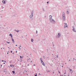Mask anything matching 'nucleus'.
<instances>
[{"mask_svg": "<svg viewBox=\"0 0 76 76\" xmlns=\"http://www.w3.org/2000/svg\"><path fill=\"white\" fill-rule=\"evenodd\" d=\"M59 72V73H60V74H61V73H60V71H58Z\"/></svg>", "mask_w": 76, "mask_h": 76, "instance_id": "obj_27", "label": "nucleus"}, {"mask_svg": "<svg viewBox=\"0 0 76 76\" xmlns=\"http://www.w3.org/2000/svg\"><path fill=\"white\" fill-rule=\"evenodd\" d=\"M69 69V70H70L71 72H72V69Z\"/></svg>", "mask_w": 76, "mask_h": 76, "instance_id": "obj_21", "label": "nucleus"}, {"mask_svg": "<svg viewBox=\"0 0 76 76\" xmlns=\"http://www.w3.org/2000/svg\"><path fill=\"white\" fill-rule=\"evenodd\" d=\"M47 50H48V49H47Z\"/></svg>", "mask_w": 76, "mask_h": 76, "instance_id": "obj_60", "label": "nucleus"}, {"mask_svg": "<svg viewBox=\"0 0 76 76\" xmlns=\"http://www.w3.org/2000/svg\"><path fill=\"white\" fill-rule=\"evenodd\" d=\"M5 71H4V72H5Z\"/></svg>", "mask_w": 76, "mask_h": 76, "instance_id": "obj_53", "label": "nucleus"}, {"mask_svg": "<svg viewBox=\"0 0 76 76\" xmlns=\"http://www.w3.org/2000/svg\"><path fill=\"white\" fill-rule=\"evenodd\" d=\"M53 46H54V45H53Z\"/></svg>", "mask_w": 76, "mask_h": 76, "instance_id": "obj_41", "label": "nucleus"}, {"mask_svg": "<svg viewBox=\"0 0 76 76\" xmlns=\"http://www.w3.org/2000/svg\"><path fill=\"white\" fill-rule=\"evenodd\" d=\"M4 64H5V63H4Z\"/></svg>", "mask_w": 76, "mask_h": 76, "instance_id": "obj_45", "label": "nucleus"}, {"mask_svg": "<svg viewBox=\"0 0 76 76\" xmlns=\"http://www.w3.org/2000/svg\"><path fill=\"white\" fill-rule=\"evenodd\" d=\"M4 8V7H3L2 8V9H3V8Z\"/></svg>", "mask_w": 76, "mask_h": 76, "instance_id": "obj_47", "label": "nucleus"}, {"mask_svg": "<svg viewBox=\"0 0 76 76\" xmlns=\"http://www.w3.org/2000/svg\"><path fill=\"white\" fill-rule=\"evenodd\" d=\"M50 20L52 19V16L51 15H50Z\"/></svg>", "mask_w": 76, "mask_h": 76, "instance_id": "obj_9", "label": "nucleus"}, {"mask_svg": "<svg viewBox=\"0 0 76 76\" xmlns=\"http://www.w3.org/2000/svg\"><path fill=\"white\" fill-rule=\"evenodd\" d=\"M57 58H58V55H56Z\"/></svg>", "mask_w": 76, "mask_h": 76, "instance_id": "obj_28", "label": "nucleus"}, {"mask_svg": "<svg viewBox=\"0 0 76 76\" xmlns=\"http://www.w3.org/2000/svg\"><path fill=\"white\" fill-rule=\"evenodd\" d=\"M2 11H3V10H2Z\"/></svg>", "mask_w": 76, "mask_h": 76, "instance_id": "obj_61", "label": "nucleus"}, {"mask_svg": "<svg viewBox=\"0 0 76 76\" xmlns=\"http://www.w3.org/2000/svg\"><path fill=\"white\" fill-rule=\"evenodd\" d=\"M62 67H63V66H62Z\"/></svg>", "mask_w": 76, "mask_h": 76, "instance_id": "obj_44", "label": "nucleus"}, {"mask_svg": "<svg viewBox=\"0 0 76 76\" xmlns=\"http://www.w3.org/2000/svg\"><path fill=\"white\" fill-rule=\"evenodd\" d=\"M8 48H9V47H8Z\"/></svg>", "mask_w": 76, "mask_h": 76, "instance_id": "obj_55", "label": "nucleus"}, {"mask_svg": "<svg viewBox=\"0 0 76 76\" xmlns=\"http://www.w3.org/2000/svg\"><path fill=\"white\" fill-rule=\"evenodd\" d=\"M43 57H45V56H43Z\"/></svg>", "mask_w": 76, "mask_h": 76, "instance_id": "obj_35", "label": "nucleus"}, {"mask_svg": "<svg viewBox=\"0 0 76 76\" xmlns=\"http://www.w3.org/2000/svg\"><path fill=\"white\" fill-rule=\"evenodd\" d=\"M10 63H11V61H10Z\"/></svg>", "mask_w": 76, "mask_h": 76, "instance_id": "obj_51", "label": "nucleus"}, {"mask_svg": "<svg viewBox=\"0 0 76 76\" xmlns=\"http://www.w3.org/2000/svg\"><path fill=\"white\" fill-rule=\"evenodd\" d=\"M31 42H33V41H34V39H33L31 38Z\"/></svg>", "mask_w": 76, "mask_h": 76, "instance_id": "obj_14", "label": "nucleus"}, {"mask_svg": "<svg viewBox=\"0 0 76 76\" xmlns=\"http://www.w3.org/2000/svg\"><path fill=\"white\" fill-rule=\"evenodd\" d=\"M50 22H51V23L53 24H55V23H56V21L53 19H50Z\"/></svg>", "mask_w": 76, "mask_h": 76, "instance_id": "obj_2", "label": "nucleus"}, {"mask_svg": "<svg viewBox=\"0 0 76 76\" xmlns=\"http://www.w3.org/2000/svg\"><path fill=\"white\" fill-rule=\"evenodd\" d=\"M2 2L3 4H6V2L5 1L3 0L2 1Z\"/></svg>", "mask_w": 76, "mask_h": 76, "instance_id": "obj_7", "label": "nucleus"}, {"mask_svg": "<svg viewBox=\"0 0 76 76\" xmlns=\"http://www.w3.org/2000/svg\"><path fill=\"white\" fill-rule=\"evenodd\" d=\"M12 36V34H10V36Z\"/></svg>", "mask_w": 76, "mask_h": 76, "instance_id": "obj_19", "label": "nucleus"}, {"mask_svg": "<svg viewBox=\"0 0 76 76\" xmlns=\"http://www.w3.org/2000/svg\"><path fill=\"white\" fill-rule=\"evenodd\" d=\"M1 49H2V48H1Z\"/></svg>", "mask_w": 76, "mask_h": 76, "instance_id": "obj_64", "label": "nucleus"}, {"mask_svg": "<svg viewBox=\"0 0 76 76\" xmlns=\"http://www.w3.org/2000/svg\"><path fill=\"white\" fill-rule=\"evenodd\" d=\"M36 34H37L38 33V31H36Z\"/></svg>", "mask_w": 76, "mask_h": 76, "instance_id": "obj_23", "label": "nucleus"}, {"mask_svg": "<svg viewBox=\"0 0 76 76\" xmlns=\"http://www.w3.org/2000/svg\"><path fill=\"white\" fill-rule=\"evenodd\" d=\"M12 39L13 42V43H15V41H14V39H13V38H12Z\"/></svg>", "mask_w": 76, "mask_h": 76, "instance_id": "obj_12", "label": "nucleus"}, {"mask_svg": "<svg viewBox=\"0 0 76 76\" xmlns=\"http://www.w3.org/2000/svg\"><path fill=\"white\" fill-rule=\"evenodd\" d=\"M11 38H13V36H12H12H11Z\"/></svg>", "mask_w": 76, "mask_h": 76, "instance_id": "obj_25", "label": "nucleus"}, {"mask_svg": "<svg viewBox=\"0 0 76 76\" xmlns=\"http://www.w3.org/2000/svg\"><path fill=\"white\" fill-rule=\"evenodd\" d=\"M30 59H28V60H30Z\"/></svg>", "mask_w": 76, "mask_h": 76, "instance_id": "obj_42", "label": "nucleus"}, {"mask_svg": "<svg viewBox=\"0 0 76 76\" xmlns=\"http://www.w3.org/2000/svg\"><path fill=\"white\" fill-rule=\"evenodd\" d=\"M61 76H63V75H62V76L61 75Z\"/></svg>", "mask_w": 76, "mask_h": 76, "instance_id": "obj_58", "label": "nucleus"}, {"mask_svg": "<svg viewBox=\"0 0 76 76\" xmlns=\"http://www.w3.org/2000/svg\"><path fill=\"white\" fill-rule=\"evenodd\" d=\"M12 66H13V65H12V64L10 65V67H12Z\"/></svg>", "mask_w": 76, "mask_h": 76, "instance_id": "obj_20", "label": "nucleus"}, {"mask_svg": "<svg viewBox=\"0 0 76 76\" xmlns=\"http://www.w3.org/2000/svg\"><path fill=\"white\" fill-rule=\"evenodd\" d=\"M12 72L13 73V74H15V73L14 71H12Z\"/></svg>", "mask_w": 76, "mask_h": 76, "instance_id": "obj_16", "label": "nucleus"}, {"mask_svg": "<svg viewBox=\"0 0 76 76\" xmlns=\"http://www.w3.org/2000/svg\"><path fill=\"white\" fill-rule=\"evenodd\" d=\"M49 3V1H48L47 2V4H48V3Z\"/></svg>", "mask_w": 76, "mask_h": 76, "instance_id": "obj_26", "label": "nucleus"}, {"mask_svg": "<svg viewBox=\"0 0 76 76\" xmlns=\"http://www.w3.org/2000/svg\"><path fill=\"white\" fill-rule=\"evenodd\" d=\"M32 17H33V15L31 14V15L30 16V18H32Z\"/></svg>", "mask_w": 76, "mask_h": 76, "instance_id": "obj_10", "label": "nucleus"}, {"mask_svg": "<svg viewBox=\"0 0 76 76\" xmlns=\"http://www.w3.org/2000/svg\"><path fill=\"white\" fill-rule=\"evenodd\" d=\"M35 76H37V74H36V75H35Z\"/></svg>", "mask_w": 76, "mask_h": 76, "instance_id": "obj_29", "label": "nucleus"}, {"mask_svg": "<svg viewBox=\"0 0 76 76\" xmlns=\"http://www.w3.org/2000/svg\"><path fill=\"white\" fill-rule=\"evenodd\" d=\"M16 53H18V51H16Z\"/></svg>", "mask_w": 76, "mask_h": 76, "instance_id": "obj_43", "label": "nucleus"}, {"mask_svg": "<svg viewBox=\"0 0 76 76\" xmlns=\"http://www.w3.org/2000/svg\"><path fill=\"white\" fill-rule=\"evenodd\" d=\"M62 19L63 20H66V18H65V14L64 12H62Z\"/></svg>", "mask_w": 76, "mask_h": 76, "instance_id": "obj_1", "label": "nucleus"}, {"mask_svg": "<svg viewBox=\"0 0 76 76\" xmlns=\"http://www.w3.org/2000/svg\"><path fill=\"white\" fill-rule=\"evenodd\" d=\"M7 42V44H10V42Z\"/></svg>", "mask_w": 76, "mask_h": 76, "instance_id": "obj_18", "label": "nucleus"}, {"mask_svg": "<svg viewBox=\"0 0 76 76\" xmlns=\"http://www.w3.org/2000/svg\"><path fill=\"white\" fill-rule=\"evenodd\" d=\"M39 75H40V73H39Z\"/></svg>", "mask_w": 76, "mask_h": 76, "instance_id": "obj_39", "label": "nucleus"}, {"mask_svg": "<svg viewBox=\"0 0 76 76\" xmlns=\"http://www.w3.org/2000/svg\"><path fill=\"white\" fill-rule=\"evenodd\" d=\"M43 12H45V10H44V9L43 8Z\"/></svg>", "mask_w": 76, "mask_h": 76, "instance_id": "obj_17", "label": "nucleus"}, {"mask_svg": "<svg viewBox=\"0 0 76 76\" xmlns=\"http://www.w3.org/2000/svg\"><path fill=\"white\" fill-rule=\"evenodd\" d=\"M20 47H21V46L20 45Z\"/></svg>", "mask_w": 76, "mask_h": 76, "instance_id": "obj_33", "label": "nucleus"}, {"mask_svg": "<svg viewBox=\"0 0 76 76\" xmlns=\"http://www.w3.org/2000/svg\"><path fill=\"white\" fill-rule=\"evenodd\" d=\"M65 26H64V28H66L67 26V23H64Z\"/></svg>", "mask_w": 76, "mask_h": 76, "instance_id": "obj_5", "label": "nucleus"}, {"mask_svg": "<svg viewBox=\"0 0 76 76\" xmlns=\"http://www.w3.org/2000/svg\"><path fill=\"white\" fill-rule=\"evenodd\" d=\"M22 38H23V37H22Z\"/></svg>", "mask_w": 76, "mask_h": 76, "instance_id": "obj_57", "label": "nucleus"}, {"mask_svg": "<svg viewBox=\"0 0 76 76\" xmlns=\"http://www.w3.org/2000/svg\"><path fill=\"white\" fill-rule=\"evenodd\" d=\"M16 31L17 32H19V31Z\"/></svg>", "mask_w": 76, "mask_h": 76, "instance_id": "obj_24", "label": "nucleus"}, {"mask_svg": "<svg viewBox=\"0 0 76 76\" xmlns=\"http://www.w3.org/2000/svg\"><path fill=\"white\" fill-rule=\"evenodd\" d=\"M31 62L32 63V61H31Z\"/></svg>", "mask_w": 76, "mask_h": 76, "instance_id": "obj_50", "label": "nucleus"}, {"mask_svg": "<svg viewBox=\"0 0 76 76\" xmlns=\"http://www.w3.org/2000/svg\"><path fill=\"white\" fill-rule=\"evenodd\" d=\"M48 72H50V70H49L48 71Z\"/></svg>", "mask_w": 76, "mask_h": 76, "instance_id": "obj_37", "label": "nucleus"}, {"mask_svg": "<svg viewBox=\"0 0 76 76\" xmlns=\"http://www.w3.org/2000/svg\"><path fill=\"white\" fill-rule=\"evenodd\" d=\"M18 48H19V49L20 50H21V49H20V47H18Z\"/></svg>", "mask_w": 76, "mask_h": 76, "instance_id": "obj_22", "label": "nucleus"}, {"mask_svg": "<svg viewBox=\"0 0 76 76\" xmlns=\"http://www.w3.org/2000/svg\"><path fill=\"white\" fill-rule=\"evenodd\" d=\"M35 66V64H34V66Z\"/></svg>", "mask_w": 76, "mask_h": 76, "instance_id": "obj_31", "label": "nucleus"}, {"mask_svg": "<svg viewBox=\"0 0 76 76\" xmlns=\"http://www.w3.org/2000/svg\"><path fill=\"white\" fill-rule=\"evenodd\" d=\"M38 70H39V69H38Z\"/></svg>", "mask_w": 76, "mask_h": 76, "instance_id": "obj_48", "label": "nucleus"}, {"mask_svg": "<svg viewBox=\"0 0 76 76\" xmlns=\"http://www.w3.org/2000/svg\"><path fill=\"white\" fill-rule=\"evenodd\" d=\"M20 58H22V56H20Z\"/></svg>", "mask_w": 76, "mask_h": 76, "instance_id": "obj_30", "label": "nucleus"}, {"mask_svg": "<svg viewBox=\"0 0 76 76\" xmlns=\"http://www.w3.org/2000/svg\"><path fill=\"white\" fill-rule=\"evenodd\" d=\"M3 49H4V48H3Z\"/></svg>", "mask_w": 76, "mask_h": 76, "instance_id": "obj_56", "label": "nucleus"}, {"mask_svg": "<svg viewBox=\"0 0 76 76\" xmlns=\"http://www.w3.org/2000/svg\"><path fill=\"white\" fill-rule=\"evenodd\" d=\"M53 73H54V72H53Z\"/></svg>", "mask_w": 76, "mask_h": 76, "instance_id": "obj_46", "label": "nucleus"}, {"mask_svg": "<svg viewBox=\"0 0 76 76\" xmlns=\"http://www.w3.org/2000/svg\"><path fill=\"white\" fill-rule=\"evenodd\" d=\"M5 62H6V61H5Z\"/></svg>", "mask_w": 76, "mask_h": 76, "instance_id": "obj_63", "label": "nucleus"}, {"mask_svg": "<svg viewBox=\"0 0 76 76\" xmlns=\"http://www.w3.org/2000/svg\"><path fill=\"white\" fill-rule=\"evenodd\" d=\"M31 15H34V11L33 10L32 11Z\"/></svg>", "mask_w": 76, "mask_h": 76, "instance_id": "obj_11", "label": "nucleus"}, {"mask_svg": "<svg viewBox=\"0 0 76 76\" xmlns=\"http://www.w3.org/2000/svg\"><path fill=\"white\" fill-rule=\"evenodd\" d=\"M2 61H3V60H2Z\"/></svg>", "mask_w": 76, "mask_h": 76, "instance_id": "obj_34", "label": "nucleus"}, {"mask_svg": "<svg viewBox=\"0 0 76 76\" xmlns=\"http://www.w3.org/2000/svg\"><path fill=\"white\" fill-rule=\"evenodd\" d=\"M72 28H73L72 29V31L74 32H76V30H75V28H74V26L72 27Z\"/></svg>", "mask_w": 76, "mask_h": 76, "instance_id": "obj_4", "label": "nucleus"}, {"mask_svg": "<svg viewBox=\"0 0 76 76\" xmlns=\"http://www.w3.org/2000/svg\"><path fill=\"white\" fill-rule=\"evenodd\" d=\"M61 36V34L60 33H59L58 34V35L56 36V37L57 38H59Z\"/></svg>", "mask_w": 76, "mask_h": 76, "instance_id": "obj_3", "label": "nucleus"}, {"mask_svg": "<svg viewBox=\"0 0 76 76\" xmlns=\"http://www.w3.org/2000/svg\"><path fill=\"white\" fill-rule=\"evenodd\" d=\"M45 18H46V16H45Z\"/></svg>", "mask_w": 76, "mask_h": 76, "instance_id": "obj_52", "label": "nucleus"}, {"mask_svg": "<svg viewBox=\"0 0 76 76\" xmlns=\"http://www.w3.org/2000/svg\"><path fill=\"white\" fill-rule=\"evenodd\" d=\"M26 72H27V71H26Z\"/></svg>", "mask_w": 76, "mask_h": 76, "instance_id": "obj_54", "label": "nucleus"}, {"mask_svg": "<svg viewBox=\"0 0 76 76\" xmlns=\"http://www.w3.org/2000/svg\"><path fill=\"white\" fill-rule=\"evenodd\" d=\"M70 61V60H69V61Z\"/></svg>", "mask_w": 76, "mask_h": 76, "instance_id": "obj_38", "label": "nucleus"}, {"mask_svg": "<svg viewBox=\"0 0 76 76\" xmlns=\"http://www.w3.org/2000/svg\"><path fill=\"white\" fill-rule=\"evenodd\" d=\"M73 60H72V61L73 62H75V61H76V59H75V58H73Z\"/></svg>", "mask_w": 76, "mask_h": 76, "instance_id": "obj_8", "label": "nucleus"}, {"mask_svg": "<svg viewBox=\"0 0 76 76\" xmlns=\"http://www.w3.org/2000/svg\"><path fill=\"white\" fill-rule=\"evenodd\" d=\"M40 60L41 62L42 61V59L41 58H40Z\"/></svg>", "mask_w": 76, "mask_h": 76, "instance_id": "obj_15", "label": "nucleus"}, {"mask_svg": "<svg viewBox=\"0 0 76 76\" xmlns=\"http://www.w3.org/2000/svg\"><path fill=\"white\" fill-rule=\"evenodd\" d=\"M1 67L2 66V65H1Z\"/></svg>", "mask_w": 76, "mask_h": 76, "instance_id": "obj_36", "label": "nucleus"}, {"mask_svg": "<svg viewBox=\"0 0 76 76\" xmlns=\"http://www.w3.org/2000/svg\"><path fill=\"white\" fill-rule=\"evenodd\" d=\"M37 36H38V35H37Z\"/></svg>", "mask_w": 76, "mask_h": 76, "instance_id": "obj_62", "label": "nucleus"}, {"mask_svg": "<svg viewBox=\"0 0 76 76\" xmlns=\"http://www.w3.org/2000/svg\"><path fill=\"white\" fill-rule=\"evenodd\" d=\"M7 54H9V53L8 52V53H7Z\"/></svg>", "mask_w": 76, "mask_h": 76, "instance_id": "obj_40", "label": "nucleus"}, {"mask_svg": "<svg viewBox=\"0 0 76 76\" xmlns=\"http://www.w3.org/2000/svg\"><path fill=\"white\" fill-rule=\"evenodd\" d=\"M66 13H67V14L68 15H69V11H66Z\"/></svg>", "mask_w": 76, "mask_h": 76, "instance_id": "obj_13", "label": "nucleus"}, {"mask_svg": "<svg viewBox=\"0 0 76 76\" xmlns=\"http://www.w3.org/2000/svg\"><path fill=\"white\" fill-rule=\"evenodd\" d=\"M11 53H12V51H11Z\"/></svg>", "mask_w": 76, "mask_h": 76, "instance_id": "obj_32", "label": "nucleus"}, {"mask_svg": "<svg viewBox=\"0 0 76 76\" xmlns=\"http://www.w3.org/2000/svg\"><path fill=\"white\" fill-rule=\"evenodd\" d=\"M28 66H29V64L28 65Z\"/></svg>", "mask_w": 76, "mask_h": 76, "instance_id": "obj_59", "label": "nucleus"}, {"mask_svg": "<svg viewBox=\"0 0 76 76\" xmlns=\"http://www.w3.org/2000/svg\"><path fill=\"white\" fill-rule=\"evenodd\" d=\"M16 46H17V45H16Z\"/></svg>", "mask_w": 76, "mask_h": 76, "instance_id": "obj_49", "label": "nucleus"}, {"mask_svg": "<svg viewBox=\"0 0 76 76\" xmlns=\"http://www.w3.org/2000/svg\"><path fill=\"white\" fill-rule=\"evenodd\" d=\"M42 65L43 66H45V64H44V62H43V61H41Z\"/></svg>", "mask_w": 76, "mask_h": 76, "instance_id": "obj_6", "label": "nucleus"}]
</instances>
